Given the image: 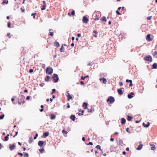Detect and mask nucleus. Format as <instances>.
I'll use <instances>...</instances> for the list:
<instances>
[{
  "mask_svg": "<svg viewBox=\"0 0 157 157\" xmlns=\"http://www.w3.org/2000/svg\"><path fill=\"white\" fill-rule=\"evenodd\" d=\"M53 71V70L52 68L50 67H48L46 68V72L49 75H51L52 74Z\"/></svg>",
  "mask_w": 157,
  "mask_h": 157,
  "instance_id": "nucleus-1",
  "label": "nucleus"
},
{
  "mask_svg": "<svg viewBox=\"0 0 157 157\" xmlns=\"http://www.w3.org/2000/svg\"><path fill=\"white\" fill-rule=\"evenodd\" d=\"M53 79L54 80V82H57L59 80V78L58 75L57 74H54L52 77Z\"/></svg>",
  "mask_w": 157,
  "mask_h": 157,
  "instance_id": "nucleus-2",
  "label": "nucleus"
},
{
  "mask_svg": "<svg viewBox=\"0 0 157 157\" xmlns=\"http://www.w3.org/2000/svg\"><path fill=\"white\" fill-rule=\"evenodd\" d=\"M144 59L150 62H151L152 61V57L150 56H145L144 58Z\"/></svg>",
  "mask_w": 157,
  "mask_h": 157,
  "instance_id": "nucleus-3",
  "label": "nucleus"
},
{
  "mask_svg": "<svg viewBox=\"0 0 157 157\" xmlns=\"http://www.w3.org/2000/svg\"><path fill=\"white\" fill-rule=\"evenodd\" d=\"M115 99L113 97L111 96L109 98L107 99V102L109 101L111 103H112L114 102Z\"/></svg>",
  "mask_w": 157,
  "mask_h": 157,
  "instance_id": "nucleus-4",
  "label": "nucleus"
},
{
  "mask_svg": "<svg viewBox=\"0 0 157 157\" xmlns=\"http://www.w3.org/2000/svg\"><path fill=\"white\" fill-rule=\"evenodd\" d=\"M117 144L118 145L121 146H123L124 144L122 140L120 138L117 140Z\"/></svg>",
  "mask_w": 157,
  "mask_h": 157,
  "instance_id": "nucleus-5",
  "label": "nucleus"
},
{
  "mask_svg": "<svg viewBox=\"0 0 157 157\" xmlns=\"http://www.w3.org/2000/svg\"><path fill=\"white\" fill-rule=\"evenodd\" d=\"M88 21V19L86 16H84L82 19L83 22L85 23H87Z\"/></svg>",
  "mask_w": 157,
  "mask_h": 157,
  "instance_id": "nucleus-6",
  "label": "nucleus"
},
{
  "mask_svg": "<svg viewBox=\"0 0 157 157\" xmlns=\"http://www.w3.org/2000/svg\"><path fill=\"white\" fill-rule=\"evenodd\" d=\"M43 5L42 6V8H41V10H45L46 9V2L45 1L43 2Z\"/></svg>",
  "mask_w": 157,
  "mask_h": 157,
  "instance_id": "nucleus-7",
  "label": "nucleus"
},
{
  "mask_svg": "<svg viewBox=\"0 0 157 157\" xmlns=\"http://www.w3.org/2000/svg\"><path fill=\"white\" fill-rule=\"evenodd\" d=\"M134 94V93L133 92L130 93V94H128V98L129 99H131L133 97V95Z\"/></svg>",
  "mask_w": 157,
  "mask_h": 157,
  "instance_id": "nucleus-8",
  "label": "nucleus"
},
{
  "mask_svg": "<svg viewBox=\"0 0 157 157\" xmlns=\"http://www.w3.org/2000/svg\"><path fill=\"white\" fill-rule=\"evenodd\" d=\"M15 147V145L14 144H13L12 145H10L9 148L11 151L13 150Z\"/></svg>",
  "mask_w": 157,
  "mask_h": 157,
  "instance_id": "nucleus-9",
  "label": "nucleus"
},
{
  "mask_svg": "<svg viewBox=\"0 0 157 157\" xmlns=\"http://www.w3.org/2000/svg\"><path fill=\"white\" fill-rule=\"evenodd\" d=\"M44 144V141H40L38 143V145L40 147H42Z\"/></svg>",
  "mask_w": 157,
  "mask_h": 157,
  "instance_id": "nucleus-10",
  "label": "nucleus"
},
{
  "mask_svg": "<svg viewBox=\"0 0 157 157\" xmlns=\"http://www.w3.org/2000/svg\"><path fill=\"white\" fill-rule=\"evenodd\" d=\"M146 40L148 41H151L152 40V39L151 38L150 35V34H148L147 35Z\"/></svg>",
  "mask_w": 157,
  "mask_h": 157,
  "instance_id": "nucleus-11",
  "label": "nucleus"
},
{
  "mask_svg": "<svg viewBox=\"0 0 157 157\" xmlns=\"http://www.w3.org/2000/svg\"><path fill=\"white\" fill-rule=\"evenodd\" d=\"M117 92L118 94L120 95H122L123 94V91L121 88L117 90Z\"/></svg>",
  "mask_w": 157,
  "mask_h": 157,
  "instance_id": "nucleus-12",
  "label": "nucleus"
},
{
  "mask_svg": "<svg viewBox=\"0 0 157 157\" xmlns=\"http://www.w3.org/2000/svg\"><path fill=\"white\" fill-rule=\"evenodd\" d=\"M150 123L149 122H148L147 124H145L144 122L143 123V125L144 126V127L146 128L148 127L150 125Z\"/></svg>",
  "mask_w": 157,
  "mask_h": 157,
  "instance_id": "nucleus-13",
  "label": "nucleus"
},
{
  "mask_svg": "<svg viewBox=\"0 0 157 157\" xmlns=\"http://www.w3.org/2000/svg\"><path fill=\"white\" fill-rule=\"evenodd\" d=\"M143 147V144H141L139 145L138 147L136 148V150H140L142 149Z\"/></svg>",
  "mask_w": 157,
  "mask_h": 157,
  "instance_id": "nucleus-14",
  "label": "nucleus"
},
{
  "mask_svg": "<svg viewBox=\"0 0 157 157\" xmlns=\"http://www.w3.org/2000/svg\"><path fill=\"white\" fill-rule=\"evenodd\" d=\"M51 117H50V119L52 120L55 119L56 118V116L53 114H51Z\"/></svg>",
  "mask_w": 157,
  "mask_h": 157,
  "instance_id": "nucleus-15",
  "label": "nucleus"
},
{
  "mask_svg": "<svg viewBox=\"0 0 157 157\" xmlns=\"http://www.w3.org/2000/svg\"><path fill=\"white\" fill-rule=\"evenodd\" d=\"M152 68L154 69H156L157 68V64L155 63H154L152 65Z\"/></svg>",
  "mask_w": 157,
  "mask_h": 157,
  "instance_id": "nucleus-16",
  "label": "nucleus"
},
{
  "mask_svg": "<svg viewBox=\"0 0 157 157\" xmlns=\"http://www.w3.org/2000/svg\"><path fill=\"white\" fill-rule=\"evenodd\" d=\"M126 122V120L124 118H122L121 121V124H124Z\"/></svg>",
  "mask_w": 157,
  "mask_h": 157,
  "instance_id": "nucleus-17",
  "label": "nucleus"
},
{
  "mask_svg": "<svg viewBox=\"0 0 157 157\" xmlns=\"http://www.w3.org/2000/svg\"><path fill=\"white\" fill-rule=\"evenodd\" d=\"M70 118L73 121H74L75 119V116L73 115H71L70 117Z\"/></svg>",
  "mask_w": 157,
  "mask_h": 157,
  "instance_id": "nucleus-18",
  "label": "nucleus"
},
{
  "mask_svg": "<svg viewBox=\"0 0 157 157\" xmlns=\"http://www.w3.org/2000/svg\"><path fill=\"white\" fill-rule=\"evenodd\" d=\"M49 135V132H45L43 133V135L44 137H46Z\"/></svg>",
  "mask_w": 157,
  "mask_h": 157,
  "instance_id": "nucleus-19",
  "label": "nucleus"
},
{
  "mask_svg": "<svg viewBox=\"0 0 157 157\" xmlns=\"http://www.w3.org/2000/svg\"><path fill=\"white\" fill-rule=\"evenodd\" d=\"M100 80H102L103 81V83L105 84L107 82L106 80V79L105 78H101L100 79Z\"/></svg>",
  "mask_w": 157,
  "mask_h": 157,
  "instance_id": "nucleus-20",
  "label": "nucleus"
},
{
  "mask_svg": "<svg viewBox=\"0 0 157 157\" xmlns=\"http://www.w3.org/2000/svg\"><path fill=\"white\" fill-rule=\"evenodd\" d=\"M50 77L49 76H47L45 78V80L46 81L48 82L49 81Z\"/></svg>",
  "mask_w": 157,
  "mask_h": 157,
  "instance_id": "nucleus-21",
  "label": "nucleus"
},
{
  "mask_svg": "<svg viewBox=\"0 0 157 157\" xmlns=\"http://www.w3.org/2000/svg\"><path fill=\"white\" fill-rule=\"evenodd\" d=\"M88 112H91L93 113V111H94V108H91L90 109H88Z\"/></svg>",
  "mask_w": 157,
  "mask_h": 157,
  "instance_id": "nucleus-22",
  "label": "nucleus"
},
{
  "mask_svg": "<svg viewBox=\"0 0 157 157\" xmlns=\"http://www.w3.org/2000/svg\"><path fill=\"white\" fill-rule=\"evenodd\" d=\"M55 45L56 47H59V46H60L59 43L57 42H55Z\"/></svg>",
  "mask_w": 157,
  "mask_h": 157,
  "instance_id": "nucleus-23",
  "label": "nucleus"
},
{
  "mask_svg": "<svg viewBox=\"0 0 157 157\" xmlns=\"http://www.w3.org/2000/svg\"><path fill=\"white\" fill-rule=\"evenodd\" d=\"M151 150H154L155 149V147L154 145H151Z\"/></svg>",
  "mask_w": 157,
  "mask_h": 157,
  "instance_id": "nucleus-24",
  "label": "nucleus"
},
{
  "mask_svg": "<svg viewBox=\"0 0 157 157\" xmlns=\"http://www.w3.org/2000/svg\"><path fill=\"white\" fill-rule=\"evenodd\" d=\"M68 95L67 96V97L68 98V100H69L72 98V97L69 93H68Z\"/></svg>",
  "mask_w": 157,
  "mask_h": 157,
  "instance_id": "nucleus-25",
  "label": "nucleus"
},
{
  "mask_svg": "<svg viewBox=\"0 0 157 157\" xmlns=\"http://www.w3.org/2000/svg\"><path fill=\"white\" fill-rule=\"evenodd\" d=\"M9 136V135L8 134L5 137V141H7L8 140V136Z\"/></svg>",
  "mask_w": 157,
  "mask_h": 157,
  "instance_id": "nucleus-26",
  "label": "nucleus"
},
{
  "mask_svg": "<svg viewBox=\"0 0 157 157\" xmlns=\"http://www.w3.org/2000/svg\"><path fill=\"white\" fill-rule=\"evenodd\" d=\"M52 29H50L49 30V33H50V35L51 36H52L54 34L53 32H51V31H52Z\"/></svg>",
  "mask_w": 157,
  "mask_h": 157,
  "instance_id": "nucleus-27",
  "label": "nucleus"
},
{
  "mask_svg": "<svg viewBox=\"0 0 157 157\" xmlns=\"http://www.w3.org/2000/svg\"><path fill=\"white\" fill-rule=\"evenodd\" d=\"M132 117L131 116H129V115L128 116V119H127V120L129 121H130L132 119Z\"/></svg>",
  "mask_w": 157,
  "mask_h": 157,
  "instance_id": "nucleus-28",
  "label": "nucleus"
},
{
  "mask_svg": "<svg viewBox=\"0 0 157 157\" xmlns=\"http://www.w3.org/2000/svg\"><path fill=\"white\" fill-rule=\"evenodd\" d=\"M87 103H86V102H84L83 104V106H84V105H85V107L84 108V109H86L87 108V107H86L87 106Z\"/></svg>",
  "mask_w": 157,
  "mask_h": 157,
  "instance_id": "nucleus-29",
  "label": "nucleus"
},
{
  "mask_svg": "<svg viewBox=\"0 0 157 157\" xmlns=\"http://www.w3.org/2000/svg\"><path fill=\"white\" fill-rule=\"evenodd\" d=\"M64 49V48L63 46V45H62V46L61 47V48L60 49V50L61 52H64V51L63 50Z\"/></svg>",
  "mask_w": 157,
  "mask_h": 157,
  "instance_id": "nucleus-30",
  "label": "nucleus"
},
{
  "mask_svg": "<svg viewBox=\"0 0 157 157\" xmlns=\"http://www.w3.org/2000/svg\"><path fill=\"white\" fill-rule=\"evenodd\" d=\"M95 148H98L100 150H101V146L99 145H97L96 146Z\"/></svg>",
  "mask_w": 157,
  "mask_h": 157,
  "instance_id": "nucleus-31",
  "label": "nucleus"
},
{
  "mask_svg": "<svg viewBox=\"0 0 157 157\" xmlns=\"http://www.w3.org/2000/svg\"><path fill=\"white\" fill-rule=\"evenodd\" d=\"M33 141V139L31 138H29V143H31Z\"/></svg>",
  "mask_w": 157,
  "mask_h": 157,
  "instance_id": "nucleus-32",
  "label": "nucleus"
},
{
  "mask_svg": "<svg viewBox=\"0 0 157 157\" xmlns=\"http://www.w3.org/2000/svg\"><path fill=\"white\" fill-rule=\"evenodd\" d=\"M102 20L105 21H107L106 17L104 16L102 17Z\"/></svg>",
  "mask_w": 157,
  "mask_h": 157,
  "instance_id": "nucleus-33",
  "label": "nucleus"
},
{
  "mask_svg": "<svg viewBox=\"0 0 157 157\" xmlns=\"http://www.w3.org/2000/svg\"><path fill=\"white\" fill-rule=\"evenodd\" d=\"M62 132L63 133H64L65 134H67V131H65L64 130H63L62 131Z\"/></svg>",
  "mask_w": 157,
  "mask_h": 157,
  "instance_id": "nucleus-34",
  "label": "nucleus"
},
{
  "mask_svg": "<svg viewBox=\"0 0 157 157\" xmlns=\"http://www.w3.org/2000/svg\"><path fill=\"white\" fill-rule=\"evenodd\" d=\"M126 82H127L132 83V81L131 80L127 79Z\"/></svg>",
  "mask_w": 157,
  "mask_h": 157,
  "instance_id": "nucleus-35",
  "label": "nucleus"
},
{
  "mask_svg": "<svg viewBox=\"0 0 157 157\" xmlns=\"http://www.w3.org/2000/svg\"><path fill=\"white\" fill-rule=\"evenodd\" d=\"M4 114H2L1 116H0V119L1 120V119H3V118H4Z\"/></svg>",
  "mask_w": 157,
  "mask_h": 157,
  "instance_id": "nucleus-36",
  "label": "nucleus"
},
{
  "mask_svg": "<svg viewBox=\"0 0 157 157\" xmlns=\"http://www.w3.org/2000/svg\"><path fill=\"white\" fill-rule=\"evenodd\" d=\"M75 14V11L74 10L72 11L71 13V15H74Z\"/></svg>",
  "mask_w": 157,
  "mask_h": 157,
  "instance_id": "nucleus-37",
  "label": "nucleus"
},
{
  "mask_svg": "<svg viewBox=\"0 0 157 157\" xmlns=\"http://www.w3.org/2000/svg\"><path fill=\"white\" fill-rule=\"evenodd\" d=\"M39 151L41 153H42L44 151V148H42L40 149Z\"/></svg>",
  "mask_w": 157,
  "mask_h": 157,
  "instance_id": "nucleus-38",
  "label": "nucleus"
},
{
  "mask_svg": "<svg viewBox=\"0 0 157 157\" xmlns=\"http://www.w3.org/2000/svg\"><path fill=\"white\" fill-rule=\"evenodd\" d=\"M56 91V89H53L52 90V92L51 93V94H53L54 92Z\"/></svg>",
  "mask_w": 157,
  "mask_h": 157,
  "instance_id": "nucleus-39",
  "label": "nucleus"
},
{
  "mask_svg": "<svg viewBox=\"0 0 157 157\" xmlns=\"http://www.w3.org/2000/svg\"><path fill=\"white\" fill-rule=\"evenodd\" d=\"M38 136V134L37 133H36V135H35V136L34 137V139H36L37 137Z\"/></svg>",
  "mask_w": 157,
  "mask_h": 157,
  "instance_id": "nucleus-40",
  "label": "nucleus"
},
{
  "mask_svg": "<svg viewBox=\"0 0 157 157\" xmlns=\"http://www.w3.org/2000/svg\"><path fill=\"white\" fill-rule=\"evenodd\" d=\"M128 130H129V128H127L126 129V131L127 132H128V133H129L130 134L131 133V132L128 131Z\"/></svg>",
  "mask_w": 157,
  "mask_h": 157,
  "instance_id": "nucleus-41",
  "label": "nucleus"
},
{
  "mask_svg": "<svg viewBox=\"0 0 157 157\" xmlns=\"http://www.w3.org/2000/svg\"><path fill=\"white\" fill-rule=\"evenodd\" d=\"M36 13H32L31 14V16H34L33 17V18H35V16H34L35 15H36Z\"/></svg>",
  "mask_w": 157,
  "mask_h": 157,
  "instance_id": "nucleus-42",
  "label": "nucleus"
},
{
  "mask_svg": "<svg viewBox=\"0 0 157 157\" xmlns=\"http://www.w3.org/2000/svg\"><path fill=\"white\" fill-rule=\"evenodd\" d=\"M10 33H7V36H9V38H10L11 37V36H10Z\"/></svg>",
  "mask_w": 157,
  "mask_h": 157,
  "instance_id": "nucleus-43",
  "label": "nucleus"
},
{
  "mask_svg": "<svg viewBox=\"0 0 157 157\" xmlns=\"http://www.w3.org/2000/svg\"><path fill=\"white\" fill-rule=\"evenodd\" d=\"M151 17H152V16H150V17H147V19L148 20H150L151 19Z\"/></svg>",
  "mask_w": 157,
  "mask_h": 157,
  "instance_id": "nucleus-44",
  "label": "nucleus"
},
{
  "mask_svg": "<svg viewBox=\"0 0 157 157\" xmlns=\"http://www.w3.org/2000/svg\"><path fill=\"white\" fill-rule=\"evenodd\" d=\"M116 13L118 14V15H121V14L119 12V11L118 10H117L116 11Z\"/></svg>",
  "mask_w": 157,
  "mask_h": 157,
  "instance_id": "nucleus-45",
  "label": "nucleus"
},
{
  "mask_svg": "<svg viewBox=\"0 0 157 157\" xmlns=\"http://www.w3.org/2000/svg\"><path fill=\"white\" fill-rule=\"evenodd\" d=\"M8 27L9 28L10 27V22H8V25H7Z\"/></svg>",
  "mask_w": 157,
  "mask_h": 157,
  "instance_id": "nucleus-46",
  "label": "nucleus"
},
{
  "mask_svg": "<svg viewBox=\"0 0 157 157\" xmlns=\"http://www.w3.org/2000/svg\"><path fill=\"white\" fill-rule=\"evenodd\" d=\"M93 144L92 142H89V143L87 144L88 145H93Z\"/></svg>",
  "mask_w": 157,
  "mask_h": 157,
  "instance_id": "nucleus-47",
  "label": "nucleus"
},
{
  "mask_svg": "<svg viewBox=\"0 0 157 157\" xmlns=\"http://www.w3.org/2000/svg\"><path fill=\"white\" fill-rule=\"evenodd\" d=\"M30 98V96H27L26 97V100H29Z\"/></svg>",
  "mask_w": 157,
  "mask_h": 157,
  "instance_id": "nucleus-48",
  "label": "nucleus"
},
{
  "mask_svg": "<svg viewBox=\"0 0 157 157\" xmlns=\"http://www.w3.org/2000/svg\"><path fill=\"white\" fill-rule=\"evenodd\" d=\"M18 154L19 155H20L21 156H22L23 155V154L19 152L18 153Z\"/></svg>",
  "mask_w": 157,
  "mask_h": 157,
  "instance_id": "nucleus-49",
  "label": "nucleus"
},
{
  "mask_svg": "<svg viewBox=\"0 0 157 157\" xmlns=\"http://www.w3.org/2000/svg\"><path fill=\"white\" fill-rule=\"evenodd\" d=\"M29 72L30 73H32V72H33V69H30L29 70Z\"/></svg>",
  "mask_w": 157,
  "mask_h": 157,
  "instance_id": "nucleus-50",
  "label": "nucleus"
},
{
  "mask_svg": "<svg viewBox=\"0 0 157 157\" xmlns=\"http://www.w3.org/2000/svg\"><path fill=\"white\" fill-rule=\"evenodd\" d=\"M25 155L27 157H28L29 155L28 153H25Z\"/></svg>",
  "mask_w": 157,
  "mask_h": 157,
  "instance_id": "nucleus-51",
  "label": "nucleus"
},
{
  "mask_svg": "<svg viewBox=\"0 0 157 157\" xmlns=\"http://www.w3.org/2000/svg\"><path fill=\"white\" fill-rule=\"evenodd\" d=\"M44 85V83H41L40 84V86L41 87H43Z\"/></svg>",
  "mask_w": 157,
  "mask_h": 157,
  "instance_id": "nucleus-52",
  "label": "nucleus"
},
{
  "mask_svg": "<svg viewBox=\"0 0 157 157\" xmlns=\"http://www.w3.org/2000/svg\"><path fill=\"white\" fill-rule=\"evenodd\" d=\"M18 134V132H16L15 134L13 136V137H15Z\"/></svg>",
  "mask_w": 157,
  "mask_h": 157,
  "instance_id": "nucleus-53",
  "label": "nucleus"
},
{
  "mask_svg": "<svg viewBox=\"0 0 157 157\" xmlns=\"http://www.w3.org/2000/svg\"><path fill=\"white\" fill-rule=\"evenodd\" d=\"M8 1H3L2 2L3 3H6L7 4H8Z\"/></svg>",
  "mask_w": 157,
  "mask_h": 157,
  "instance_id": "nucleus-54",
  "label": "nucleus"
},
{
  "mask_svg": "<svg viewBox=\"0 0 157 157\" xmlns=\"http://www.w3.org/2000/svg\"><path fill=\"white\" fill-rule=\"evenodd\" d=\"M157 54V52L155 51V52H154V54H153V55L154 56H155L156 54Z\"/></svg>",
  "mask_w": 157,
  "mask_h": 157,
  "instance_id": "nucleus-55",
  "label": "nucleus"
},
{
  "mask_svg": "<svg viewBox=\"0 0 157 157\" xmlns=\"http://www.w3.org/2000/svg\"><path fill=\"white\" fill-rule=\"evenodd\" d=\"M67 108H70V105H69V103H67Z\"/></svg>",
  "mask_w": 157,
  "mask_h": 157,
  "instance_id": "nucleus-56",
  "label": "nucleus"
},
{
  "mask_svg": "<svg viewBox=\"0 0 157 157\" xmlns=\"http://www.w3.org/2000/svg\"><path fill=\"white\" fill-rule=\"evenodd\" d=\"M77 35V36L78 37H80L81 36V34H80V33H78Z\"/></svg>",
  "mask_w": 157,
  "mask_h": 157,
  "instance_id": "nucleus-57",
  "label": "nucleus"
},
{
  "mask_svg": "<svg viewBox=\"0 0 157 157\" xmlns=\"http://www.w3.org/2000/svg\"><path fill=\"white\" fill-rule=\"evenodd\" d=\"M85 78L84 77H83V76H82L81 78V79L83 80H84Z\"/></svg>",
  "mask_w": 157,
  "mask_h": 157,
  "instance_id": "nucleus-58",
  "label": "nucleus"
},
{
  "mask_svg": "<svg viewBox=\"0 0 157 157\" xmlns=\"http://www.w3.org/2000/svg\"><path fill=\"white\" fill-rule=\"evenodd\" d=\"M80 83L82 85H84V82L82 81L80 82Z\"/></svg>",
  "mask_w": 157,
  "mask_h": 157,
  "instance_id": "nucleus-59",
  "label": "nucleus"
},
{
  "mask_svg": "<svg viewBox=\"0 0 157 157\" xmlns=\"http://www.w3.org/2000/svg\"><path fill=\"white\" fill-rule=\"evenodd\" d=\"M110 140L111 141L113 142L114 140V139L113 138H111L110 139Z\"/></svg>",
  "mask_w": 157,
  "mask_h": 157,
  "instance_id": "nucleus-60",
  "label": "nucleus"
},
{
  "mask_svg": "<svg viewBox=\"0 0 157 157\" xmlns=\"http://www.w3.org/2000/svg\"><path fill=\"white\" fill-rule=\"evenodd\" d=\"M120 86H123V83H122V82H121L120 83Z\"/></svg>",
  "mask_w": 157,
  "mask_h": 157,
  "instance_id": "nucleus-61",
  "label": "nucleus"
},
{
  "mask_svg": "<svg viewBox=\"0 0 157 157\" xmlns=\"http://www.w3.org/2000/svg\"><path fill=\"white\" fill-rule=\"evenodd\" d=\"M82 140L83 141H85V138L84 137H83L82 138Z\"/></svg>",
  "mask_w": 157,
  "mask_h": 157,
  "instance_id": "nucleus-62",
  "label": "nucleus"
},
{
  "mask_svg": "<svg viewBox=\"0 0 157 157\" xmlns=\"http://www.w3.org/2000/svg\"><path fill=\"white\" fill-rule=\"evenodd\" d=\"M40 111L41 112H43V111H44V109H42V108H41V109H40Z\"/></svg>",
  "mask_w": 157,
  "mask_h": 157,
  "instance_id": "nucleus-63",
  "label": "nucleus"
},
{
  "mask_svg": "<svg viewBox=\"0 0 157 157\" xmlns=\"http://www.w3.org/2000/svg\"><path fill=\"white\" fill-rule=\"evenodd\" d=\"M123 154L124 155H125L126 154V152L125 151H124L123 152Z\"/></svg>",
  "mask_w": 157,
  "mask_h": 157,
  "instance_id": "nucleus-64",
  "label": "nucleus"
}]
</instances>
